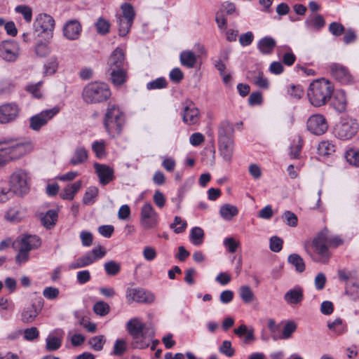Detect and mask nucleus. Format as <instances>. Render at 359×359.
<instances>
[{
	"label": "nucleus",
	"mask_w": 359,
	"mask_h": 359,
	"mask_svg": "<svg viewBox=\"0 0 359 359\" xmlns=\"http://www.w3.org/2000/svg\"><path fill=\"white\" fill-rule=\"evenodd\" d=\"M276 45L274 39L271 36H265L261 39L258 43L257 48L263 55H270L273 53Z\"/></svg>",
	"instance_id": "a878e982"
},
{
	"label": "nucleus",
	"mask_w": 359,
	"mask_h": 359,
	"mask_svg": "<svg viewBox=\"0 0 359 359\" xmlns=\"http://www.w3.org/2000/svg\"><path fill=\"white\" fill-rule=\"evenodd\" d=\"M93 311L97 315L104 316L109 312V306L107 303L100 301L95 304Z\"/></svg>",
	"instance_id": "4d7b16f0"
},
{
	"label": "nucleus",
	"mask_w": 359,
	"mask_h": 359,
	"mask_svg": "<svg viewBox=\"0 0 359 359\" xmlns=\"http://www.w3.org/2000/svg\"><path fill=\"white\" fill-rule=\"evenodd\" d=\"M88 158V151L83 146H78L74 150L69 163L72 165L83 164Z\"/></svg>",
	"instance_id": "393cba45"
},
{
	"label": "nucleus",
	"mask_w": 359,
	"mask_h": 359,
	"mask_svg": "<svg viewBox=\"0 0 359 359\" xmlns=\"http://www.w3.org/2000/svg\"><path fill=\"white\" fill-rule=\"evenodd\" d=\"M358 123L353 119H344L335 127V135L339 139L348 140L358 131Z\"/></svg>",
	"instance_id": "4468645a"
},
{
	"label": "nucleus",
	"mask_w": 359,
	"mask_h": 359,
	"mask_svg": "<svg viewBox=\"0 0 359 359\" xmlns=\"http://www.w3.org/2000/svg\"><path fill=\"white\" fill-rule=\"evenodd\" d=\"M93 263V259L87 252L84 255L76 259L74 262L71 263L69 266V269H76L79 268L86 267Z\"/></svg>",
	"instance_id": "f704fd0d"
},
{
	"label": "nucleus",
	"mask_w": 359,
	"mask_h": 359,
	"mask_svg": "<svg viewBox=\"0 0 359 359\" xmlns=\"http://www.w3.org/2000/svg\"><path fill=\"white\" fill-rule=\"evenodd\" d=\"M238 293L241 299L245 303H250L254 299V294L248 285L241 286Z\"/></svg>",
	"instance_id": "a18cd8bd"
},
{
	"label": "nucleus",
	"mask_w": 359,
	"mask_h": 359,
	"mask_svg": "<svg viewBox=\"0 0 359 359\" xmlns=\"http://www.w3.org/2000/svg\"><path fill=\"white\" fill-rule=\"evenodd\" d=\"M345 294L353 301L359 300V279L346 285Z\"/></svg>",
	"instance_id": "e433bc0d"
},
{
	"label": "nucleus",
	"mask_w": 359,
	"mask_h": 359,
	"mask_svg": "<svg viewBox=\"0 0 359 359\" xmlns=\"http://www.w3.org/2000/svg\"><path fill=\"white\" fill-rule=\"evenodd\" d=\"M42 306L43 304L41 301L39 302L37 305L32 303L30 305L25 306L20 314L22 322L24 323H33L41 312Z\"/></svg>",
	"instance_id": "6ab92c4d"
},
{
	"label": "nucleus",
	"mask_w": 359,
	"mask_h": 359,
	"mask_svg": "<svg viewBox=\"0 0 359 359\" xmlns=\"http://www.w3.org/2000/svg\"><path fill=\"white\" fill-rule=\"evenodd\" d=\"M49 48L47 43L39 42L35 47V53L39 57H45L49 53Z\"/></svg>",
	"instance_id": "774afa93"
},
{
	"label": "nucleus",
	"mask_w": 359,
	"mask_h": 359,
	"mask_svg": "<svg viewBox=\"0 0 359 359\" xmlns=\"http://www.w3.org/2000/svg\"><path fill=\"white\" fill-rule=\"evenodd\" d=\"M20 46L15 41H4L0 44V57L4 61L15 62L20 55Z\"/></svg>",
	"instance_id": "9b49d317"
},
{
	"label": "nucleus",
	"mask_w": 359,
	"mask_h": 359,
	"mask_svg": "<svg viewBox=\"0 0 359 359\" xmlns=\"http://www.w3.org/2000/svg\"><path fill=\"white\" fill-rule=\"evenodd\" d=\"M98 195V189L96 187H90L87 189L83 198V203L86 205H92L95 203Z\"/></svg>",
	"instance_id": "a19ab883"
},
{
	"label": "nucleus",
	"mask_w": 359,
	"mask_h": 359,
	"mask_svg": "<svg viewBox=\"0 0 359 359\" xmlns=\"http://www.w3.org/2000/svg\"><path fill=\"white\" fill-rule=\"evenodd\" d=\"M187 226V223L185 220H183L180 217L175 216L174 218L173 223L170 224V229L174 230L176 233H180L184 231Z\"/></svg>",
	"instance_id": "49530a36"
},
{
	"label": "nucleus",
	"mask_w": 359,
	"mask_h": 359,
	"mask_svg": "<svg viewBox=\"0 0 359 359\" xmlns=\"http://www.w3.org/2000/svg\"><path fill=\"white\" fill-rule=\"evenodd\" d=\"M126 330L133 338V346L143 349L149 346L154 337V331L151 327H147L138 318L130 319L126 324Z\"/></svg>",
	"instance_id": "f03ea898"
},
{
	"label": "nucleus",
	"mask_w": 359,
	"mask_h": 359,
	"mask_svg": "<svg viewBox=\"0 0 359 359\" xmlns=\"http://www.w3.org/2000/svg\"><path fill=\"white\" fill-rule=\"evenodd\" d=\"M111 95L109 86L104 82H91L83 89L82 97L87 104H97L107 101Z\"/></svg>",
	"instance_id": "39448f33"
},
{
	"label": "nucleus",
	"mask_w": 359,
	"mask_h": 359,
	"mask_svg": "<svg viewBox=\"0 0 359 359\" xmlns=\"http://www.w3.org/2000/svg\"><path fill=\"white\" fill-rule=\"evenodd\" d=\"M223 244L231 253H233L237 248L240 246V243L236 241L233 237L226 238L224 240Z\"/></svg>",
	"instance_id": "0e129e2a"
},
{
	"label": "nucleus",
	"mask_w": 359,
	"mask_h": 359,
	"mask_svg": "<svg viewBox=\"0 0 359 359\" xmlns=\"http://www.w3.org/2000/svg\"><path fill=\"white\" fill-rule=\"evenodd\" d=\"M335 151V147L328 141H322L318 147V152L321 156H330Z\"/></svg>",
	"instance_id": "37998d69"
},
{
	"label": "nucleus",
	"mask_w": 359,
	"mask_h": 359,
	"mask_svg": "<svg viewBox=\"0 0 359 359\" xmlns=\"http://www.w3.org/2000/svg\"><path fill=\"white\" fill-rule=\"evenodd\" d=\"M285 302L290 305L299 304L304 299L303 290L300 287H295L285 292L283 297Z\"/></svg>",
	"instance_id": "b1692460"
},
{
	"label": "nucleus",
	"mask_w": 359,
	"mask_h": 359,
	"mask_svg": "<svg viewBox=\"0 0 359 359\" xmlns=\"http://www.w3.org/2000/svg\"><path fill=\"white\" fill-rule=\"evenodd\" d=\"M287 261L290 264L295 267V270L297 272L302 273L304 271L306 268L305 263L304 259L298 254L294 253L288 256Z\"/></svg>",
	"instance_id": "c9c22d12"
},
{
	"label": "nucleus",
	"mask_w": 359,
	"mask_h": 359,
	"mask_svg": "<svg viewBox=\"0 0 359 359\" xmlns=\"http://www.w3.org/2000/svg\"><path fill=\"white\" fill-rule=\"evenodd\" d=\"M88 253L91 256V258L93 259L94 263L97 260L104 257L107 253V251L104 248L99 245L98 247L93 248L91 251L88 252Z\"/></svg>",
	"instance_id": "e2e57ef3"
},
{
	"label": "nucleus",
	"mask_w": 359,
	"mask_h": 359,
	"mask_svg": "<svg viewBox=\"0 0 359 359\" xmlns=\"http://www.w3.org/2000/svg\"><path fill=\"white\" fill-rule=\"evenodd\" d=\"M108 72L110 75L111 83L116 86H121L127 80L128 76L126 68L108 70Z\"/></svg>",
	"instance_id": "c85d7f7f"
},
{
	"label": "nucleus",
	"mask_w": 359,
	"mask_h": 359,
	"mask_svg": "<svg viewBox=\"0 0 359 359\" xmlns=\"http://www.w3.org/2000/svg\"><path fill=\"white\" fill-rule=\"evenodd\" d=\"M200 118L199 110L194 103L190 102L184 108L182 120L188 125H194L198 122Z\"/></svg>",
	"instance_id": "5701e85b"
},
{
	"label": "nucleus",
	"mask_w": 359,
	"mask_h": 359,
	"mask_svg": "<svg viewBox=\"0 0 359 359\" xmlns=\"http://www.w3.org/2000/svg\"><path fill=\"white\" fill-rule=\"evenodd\" d=\"M25 217L23 210L17 208H10L5 214V219L11 222H18Z\"/></svg>",
	"instance_id": "72a5a7b5"
},
{
	"label": "nucleus",
	"mask_w": 359,
	"mask_h": 359,
	"mask_svg": "<svg viewBox=\"0 0 359 359\" xmlns=\"http://www.w3.org/2000/svg\"><path fill=\"white\" fill-rule=\"evenodd\" d=\"M116 23L118 25L119 35L121 36H126V34L129 32L133 22L118 16H116Z\"/></svg>",
	"instance_id": "58836bf2"
},
{
	"label": "nucleus",
	"mask_w": 359,
	"mask_h": 359,
	"mask_svg": "<svg viewBox=\"0 0 359 359\" xmlns=\"http://www.w3.org/2000/svg\"><path fill=\"white\" fill-rule=\"evenodd\" d=\"M15 11L17 13L22 15L26 22H30L32 19V10L26 5H18L15 8Z\"/></svg>",
	"instance_id": "09e8293b"
},
{
	"label": "nucleus",
	"mask_w": 359,
	"mask_h": 359,
	"mask_svg": "<svg viewBox=\"0 0 359 359\" xmlns=\"http://www.w3.org/2000/svg\"><path fill=\"white\" fill-rule=\"evenodd\" d=\"M305 25L309 29L319 31L325 26V21L322 15H317L313 18L306 20Z\"/></svg>",
	"instance_id": "473e14b6"
},
{
	"label": "nucleus",
	"mask_w": 359,
	"mask_h": 359,
	"mask_svg": "<svg viewBox=\"0 0 359 359\" xmlns=\"http://www.w3.org/2000/svg\"><path fill=\"white\" fill-rule=\"evenodd\" d=\"M82 26L77 20H68L63 27L62 32L64 36L70 41L77 40L81 35Z\"/></svg>",
	"instance_id": "a211bd4d"
},
{
	"label": "nucleus",
	"mask_w": 359,
	"mask_h": 359,
	"mask_svg": "<svg viewBox=\"0 0 359 359\" xmlns=\"http://www.w3.org/2000/svg\"><path fill=\"white\" fill-rule=\"evenodd\" d=\"M59 111L60 108L55 107L52 109L43 110L39 114L32 116L29 118V128L34 131H39L57 114Z\"/></svg>",
	"instance_id": "9d476101"
},
{
	"label": "nucleus",
	"mask_w": 359,
	"mask_h": 359,
	"mask_svg": "<svg viewBox=\"0 0 359 359\" xmlns=\"http://www.w3.org/2000/svg\"><path fill=\"white\" fill-rule=\"evenodd\" d=\"M320 232L325 233V237L327 238L326 243L327 246L337 248L343 244V240L339 236H330L329 231L327 229H324Z\"/></svg>",
	"instance_id": "13d9d810"
},
{
	"label": "nucleus",
	"mask_w": 359,
	"mask_h": 359,
	"mask_svg": "<svg viewBox=\"0 0 359 359\" xmlns=\"http://www.w3.org/2000/svg\"><path fill=\"white\" fill-rule=\"evenodd\" d=\"M233 126L227 121L221 123L218 128L219 151L225 161H231L233 154Z\"/></svg>",
	"instance_id": "20e7f679"
},
{
	"label": "nucleus",
	"mask_w": 359,
	"mask_h": 359,
	"mask_svg": "<svg viewBox=\"0 0 359 359\" xmlns=\"http://www.w3.org/2000/svg\"><path fill=\"white\" fill-rule=\"evenodd\" d=\"M238 214V209L233 205L225 203L220 207L219 215L224 220L230 221Z\"/></svg>",
	"instance_id": "c756f323"
},
{
	"label": "nucleus",
	"mask_w": 359,
	"mask_h": 359,
	"mask_svg": "<svg viewBox=\"0 0 359 359\" xmlns=\"http://www.w3.org/2000/svg\"><path fill=\"white\" fill-rule=\"evenodd\" d=\"M345 30L344 27L341 23L333 22L329 25V31L335 36L341 35Z\"/></svg>",
	"instance_id": "69168bd1"
},
{
	"label": "nucleus",
	"mask_w": 359,
	"mask_h": 359,
	"mask_svg": "<svg viewBox=\"0 0 359 359\" xmlns=\"http://www.w3.org/2000/svg\"><path fill=\"white\" fill-rule=\"evenodd\" d=\"M105 142L104 140L95 141L92 144V150L95 152L96 157L102 158L105 154Z\"/></svg>",
	"instance_id": "6e6d98bb"
},
{
	"label": "nucleus",
	"mask_w": 359,
	"mask_h": 359,
	"mask_svg": "<svg viewBox=\"0 0 359 359\" xmlns=\"http://www.w3.org/2000/svg\"><path fill=\"white\" fill-rule=\"evenodd\" d=\"M333 91L334 86L330 81L320 79L311 83L307 90V97L311 105L319 107L330 101Z\"/></svg>",
	"instance_id": "f257e3e1"
},
{
	"label": "nucleus",
	"mask_w": 359,
	"mask_h": 359,
	"mask_svg": "<svg viewBox=\"0 0 359 359\" xmlns=\"http://www.w3.org/2000/svg\"><path fill=\"white\" fill-rule=\"evenodd\" d=\"M325 232H319L313 239L311 245V250H307L312 260L320 264L328 263L331 257Z\"/></svg>",
	"instance_id": "423d86ee"
},
{
	"label": "nucleus",
	"mask_w": 359,
	"mask_h": 359,
	"mask_svg": "<svg viewBox=\"0 0 359 359\" xmlns=\"http://www.w3.org/2000/svg\"><path fill=\"white\" fill-rule=\"evenodd\" d=\"M345 158L349 164L359 167V151L348 150L346 152Z\"/></svg>",
	"instance_id": "bf43d9fd"
},
{
	"label": "nucleus",
	"mask_w": 359,
	"mask_h": 359,
	"mask_svg": "<svg viewBox=\"0 0 359 359\" xmlns=\"http://www.w3.org/2000/svg\"><path fill=\"white\" fill-rule=\"evenodd\" d=\"M95 27L98 34L105 35L109 32L110 23L103 18H100L95 23Z\"/></svg>",
	"instance_id": "5fc2aeb1"
},
{
	"label": "nucleus",
	"mask_w": 359,
	"mask_h": 359,
	"mask_svg": "<svg viewBox=\"0 0 359 359\" xmlns=\"http://www.w3.org/2000/svg\"><path fill=\"white\" fill-rule=\"evenodd\" d=\"M327 327L337 336L341 335L348 330L346 323L341 318H337L332 321H329Z\"/></svg>",
	"instance_id": "bb28decb"
},
{
	"label": "nucleus",
	"mask_w": 359,
	"mask_h": 359,
	"mask_svg": "<svg viewBox=\"0 0 359 359\" xmlns=\"http://www.w3.org/2000/svg\"><path fill=\"white\" fill-rule=\"evenodd\" d=\"M62 346V339L57 337L48 335L46 339V348L48 351H55Z\"/></svg>",
	"instance_id": "ea45409f"
},
{
	"label": "nucleus",
	"mask_w": 359,
	"mask_h": 359,
	"mask_svg": "<svg viewBox=\"0 0 359 359\" xmlns=\"http://www.w3.org/2000/svg\"><path fill=\"white\" fill-rule=\"evenodd\" d=\"M329 70L332 77L342 85H352L355 79L348 68L340 63H331Z\"/></svg>",
	"instance_id": "1a4fd4ad"
},
{
	"label": "nucleus",
	"mask_w": 359,
	"mask_h": 359,
	"mask_svg": "<svg viewBox=\"0 0 359 359\" xmlns=\"http://www.w3.org/2000/svg\"><path fill=\"white\" fill-rule=\"evenodd\" d=\"M57 212L55 210H49L41 217V222L46 229H51L57 222Z\"/></svg>",
	"instance_id": "7c9ffc66"
},
{
	"label": "nucleus",
	"mask_w": 359,
	"mask_h": 359,
	"mask_svg": "<svg viewBox=\"0 0 359 359\" xmlns=\"http://www.w3.org/2000/svg\"><path fill=\"white\" fill-rule=\"evenodd\" d=\"M93 166L101 184L106 185L114 180V170L109 165L95 163Z\"/></svg>",
	"instance_id": "4be33fe9"
},
{
	"label": "nucleus",
	"mask_w": 359,
	"mask_h": 359,
	"mask_svg": "<svg viewBox=\"0 0 359 359\" xmlns=\"http://www.w3.org/2000/svg\"><path fill=\"white\" fill-rule=\"evenodd\" d=\"M40 238L35 235H24L20 240L16 241L13 245L18 248L29 252L41 246Z\"/></svg>",
	"instance_id": "aec40b11"
},
{
	"label": "nucleus",
	"mask_w": 359,
	"mask_h": 359,
	"mask_svg": "<svg viewBox=\"0 0 359 359\" xmlns=\"http://www.w3.org/2000/svg\"><path fill=\"white\" fill-rule=\"evenodd\" d=\"M81 185L82 182L81 180L67 184L60 194L61 198L65 200H73L75 194L81 189Z\"/></svg>",
	"instance_id": "cd10ccee"
},
{
	"label": "nucleus",
	"mask_w": 359,
	"mask_h": 359,
	"mask_svg": "<svg viewBox=\"0 0 359 359\" xmlns=\"http://www.w3.org/2000/svg\"><path fill=\"white\" fill-rule=\"evenodd\" d=\"M283 217L285 219L286 224L292 227H295L297 225V217L296 215L290 211H285L283 213Z\"/></svg>",
	"instance_id": "338daca9"
},
{
	"label": "nucleus",
	"mask_w": 359,
	"mask_h": 359,
	"mask_svg": "<svg viewBox=\"0 0 359 359\" xmlns=\"http://www.w3.org/2000/svg\"><path fill=\"white\" fill-rule=\"evenodd\" d=\"M34 28L36 32H53L55 28V20L50 15L40 13L34 22Z\"/></svg>",
	"instance_id": "f3484780"
},
{
	"label": "nucleus",
	"mask_w": 359,
	"mask_h": 359,
	"mask_svg": "<svg viewBox=\"0 0 359 359\" xmlns=\"http://www.w3.org/2000/svg\"><path fill=\"white\" fill-rule=\"evenodd\" d=\"M20 109L14 103L4 104L0 106V123L8 124L13 122L19 115Z\"/></svg>",
	"instance_id": "dca6fc26"
},
{
	"label": "nucleus",
	"mask_w": 359,
	"mask_h": 359,
	"mask_svg": "<svg viewBox=\"0 0 359 359\" xmlns=\"http://www.w3.org/2000/svg\"><path fill=\"white\" fill-rule=\"evenodd\" d=\"M297 325L293 321L287 323L283 329L282 334L279 337L280 339H287L291 337L292 334L296 330Z\"/></svg>",
	"instance_id": "603ef678"
},
{
	"label": "nucleus",
	"mask_w": 359,
	"mask_h": 359,
	"mask_svg": "<svg viewBox=\"0 0 359 359\" xmlns=\"http://www.w3.org/2000/svg\"><path fill=\"white\" fill-rule=\"evenodd\" d=\"M105 341L106 340L103 335H97L90 338L88 344L94 351H100L102 350Z\"/></svg>",
	"instance_id": "c03bdc74"
},
{
	"label": "nucleus",
	"mask_w": 359,
	"mask_h": 359,
	"mask_svg": "<svg viewBox=\"0 0 359 359\" xmlns=\"http://www.w3.org/2000/svg\"><path fill=\"white\" fill-rule=\"evenodd\" d=\"M168 82L164 77H159L147 84V90H158L166 88Z\"/></svg>",
	"instance_id": "8fccbe9b"
},
{
	"label": "nucleus",
	"mask_w": 359,
	"mask_h": 359,
	"mask_svg": "<svg viewBox=\"0 0 359 359\" xmlns=\"http://www.w3.org/2000/svg\"><path fill=\"white\" fill-rule=\"evenodd\" d=\"M219 351L227 357H232L235 353L231 346V342L229 340H225L222 342V345L219 347Z\"/></svg>",
	"instance_id": "052dcab7"
},
{
	"label": "nucleus",
	"mask_w": 359,
	"mask_h": 359,
	"mask_svg": "<svg viewBox=\"0 0 359 359\" xmlns=\"http://www.w3.org/2000/svg\"><path fill=\"white\" fill-rule=\"evenodd\" d=\"M6 163L16 161L30 153L32 150V145L30 142L11 143L2 146Z\"/></svg>",
	"instance_id": "6e6552de"
},
{
	"label": "nucleus",
	"mask_w": 359,
	"mask_h": 359,
	"mask_svg": "<svg viewBox=\"0 0 359 359\" xmlns=\"http://www.w3.org/2000/svg\"><path fill=\"white\" fill-rule=\"evenodd\" d=\"M124 123V113L117 105L109 104L103 119V124L107 133L111 137L118 135Z\"/></svg>",
	"instance_id": "7ed1b4c3"
},
{
	"label": "nucleus",
	"mask_w": 359,
	"mask_h": 359,
	"mask_svg": "<svg viewBox=\"0 0 359 359\" xmlns=\"http://www.w3.org/2000/svg\"><path fill=\"white\" fill-rule=\"evenodd\" d=\"M158 213L150 203L143 205L140 213V224L145 229L155 228L158 224Z\"/></svg>",
	"instance_id": "ddd939ff"
},
{
	"label": "nucleus",
	"mask_w": 359,
	"mask_h": 359,
	"mask_svg": "<svg viewBox=\"0 0 359 359\" xmlns=\"http://www.w3.org/2000/svg\"><path fill=\"white\" fill-rule=\"evenodd\" d=\"M328 125L321 114H313L307 121V128L313 134L320 135L326 132Z\"/></svg>",
	"instance_id": "2eb2a0df"
},
{
	"label": "nucleus",
	"mask_w": 359,
	"mask_h": 359,
	"mask_svg": "<svg viewBox=\"0 0 359 359\" xmlns=\"http://www.w3.org/2000/svg\"><path fill=\"white\" fill-rule=\"evenodd\" d=\"M60 291L57 287H46L43 291V295L49 300H53L58 297Z\"/></svg>",
	"instance_id": "680f3d73"
},
{
	"label": "nucleus",
	"mask_w": 359,
	"mask_h": 359,
	"mask_svg": "<svg viewBox=\"0 0 359 359\" xmlns=\"http://www.w3.org/2000/svg\"><path fill=\"white\" fill-rule=\"evenodd\" d=\"M121 10L123 12V15H116V16L129 20L133 22L135 18V11L133 7L130 4H123L121 6Z\"/></svg>",
	"instance_id": "864d4df0"
},
{
	"label": "nucleus",
	"mask_w": 359,
	"mask_h": 359,
	"mask_svg": "<svg viewBox=\"0 0 359 359\" xmlns=\"http://www.w3.org/2000/svg\"><path fill=\"white\" fill-rule=\"evenodd\" d=\"M8 182L10 189L18 196L27 194L29 191L30 177L24 169L18 168L14 170Z\"/></svg>",
	"instance_id": "0eeeda50"
},
{
	"label": "nucleus",
	"mask_w": 359,
	"mask_h": 359,
	"mask_svg": "<svg viewBox=\"0 0 359 359\" xmlns=\"http://www.w3.org/2000/svg\"><path fill=\"white\" fill-rule=\"evenodd\" d=\"M204 239L203 230L198 226L194 227L190 233V241L194 245H200L203 243Z\"/></svg>",
	"instance_id": "4c0bfd02"
},
{
	"label": "nucleus",
	"mask_w": 359,
	"mask_h": 359,
	"mask_svg": "<svg viewBox=\"0 0 359 359\" xmlns=\"http://www.w3.org/2000/svg\"><path fill=\"white\" fill-rule=\"evenodd\" d=\"M108 70L126 68L125 53L120 48H116L108 60Z\"/></svg>",
	"instance_id": "412c9836"
},
{
	"label": "nucleus",
	"mask_w": 359,
	"mask_h": 359,
	"mask_svg": "<svg viewBox=\"0 0 359 359\" xmlns=\"http://www.w3.org/2000/svg\"><path fill=\"white\" fill-rule=\"evenodd\" d=\"M181 64L188 68L194 67L196 63V55L190 50H184L180 53Z\"/></svg>",
	"instance_id": "2f4dec72"
},
{
	"label": "nucleus",
	"mask_w": 359,
	"mask_h": 359,
	"mask_svg": "<svg viewBox=\"0 0 359 359\" xmlns=\"http://www.w3.org/2000/svg\"><path fill=\"white\" fill-rule=\"evenodd\" d=\"M104 268L107 274L109 276H116L121 271L120 264L113 260L105 262Z\"/></svg>",
	"instance_id": "de8ad7c7"
},
{
	"label": "nucleus",
	"mask_w": 359,
	"mask_h": 359,
	"mask_svg": "<svg viewBox=\"0 0 359 359\" xmlns=\"http://www.w3.org/2000/svg\"><path fill=\"white\" fill-rule=\"evenodd\" d=\"M58 67V62L56 57H50L43 66V74L45 75H53L55 74Z\"/></svg>",
	"instance_id": "79ce46f5"
},
{
	"label": "nucleus",
	"mask_w": 359,
	"mask_h": 359,
	"mask_svg": "<svg viewBox=\"0 0 359 359\" xmlns=\"http://www.w3.org/2000/svg\"><path fill=\"white\" fill-rule=\"evenodd\" d=\"M126 298L128 304L134 302L137 303L151 304L154 301V295L140 287H128Z\"/></svg>",
	"instance_id": "f8f14e48"
},
{
	"label": "nucleus",
	"mask_w": 359,
	"mask_h": 359,
	"mask_svg": "<svg viewBox=\"0 0 359 359\" xmlns=\"http://www.w3.org/2000/svg\"><path fill=\"white\" fill-rule=\"evenodd\" d=\"M127 350L126 341L122 339H118L116 340L114 348L113 354L116 356H121Z\"/></svg>",
	"instance_id": "3c124183"
}]
</instances>
